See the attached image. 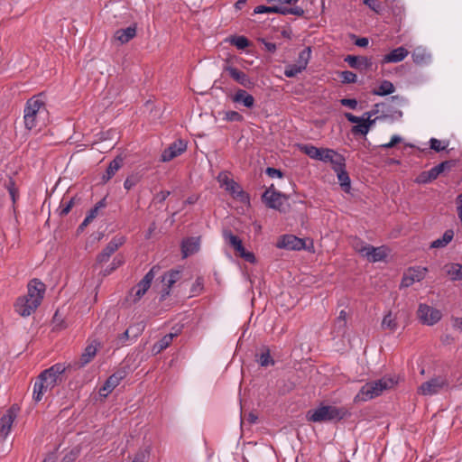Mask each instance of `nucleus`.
I'll return each instance as SVG.
<instances>
[{"label": "nucleus", "instance_id": "13", "mask_svg": "<svg viewBox=\"0 0 462 462\" xmlns=\"http://www.w3.org/2000/svg\"><path fill=\"white\" fill-rule=\"evenodd\" d=\"M181 272L180 270H171L162 277L161 300H163L170 294L171 288L180 279Z\"/></svg>", "mask_w": 462, "mask_h": 462}, {"label": "nucleus", "instance_id": "53", "mask_svg": "<svg viewBox=\"0 0 462 462\" xmlns=\"http://www.w3.org/2000/svg\"><path fill=\"white\" fill-rule=\"evenodd\" d=\"M126 374H127V372H126L125 368H120L110 376L112 378H116L115 380L119 384L120 382L126 376Z\"/></svg>", "mask_w": 462, "mask_h": 462}, {"label": "nucleus", "instance_id": "58", "mask_svg": "<svg viewBox=\"0 0 462 462\" xmlns=\"http://www.w3.org/2000/svg\"><path fill=\"white\" fill-rule=\"evenodd\" d=\"M265 172L271 178H275V177L282 178V172L280 170L275 169V168L268 167L266 169Z\"/></svg>", "mask_w": 462, "mask_h": 462}, {"label": "nucleus", "instance_id": "43", "mask_svg": "<svg viewBox=\"0 0 462 462\" xmlns=\"http://www.w3.org/2000/svg\"><path fill=\"white\" fill-rule=\"evenodd\" d=\"M310 48L307 47L299 53L297 63L303 69H306L310 58Z\"/></svg>", "mask_w": 462, "mask_h": 462}, {"label": "nucleus", "instance_id": "50", "mask_svg": "<svg viewBox=\"0 0 462 462\" xmlns=\"http://www.w3.org/2000/svg\"><path fill=\"white\" fill-rule=\"evenodd\" d=\"M430 148L435 152L444 151L448 147V143H443L442 141L436 138H431L430 141Z\"/></svg>", "mask_w": 462, "mask_h": 462}, {"label": "nucleus", "instance_id": "31", "mask_svg": "<svg viewBox=\"0 0 462 462\" xmlns=\"http://www.w3.org/2000/svg\"><path fill=\"white\" fill-rule=\"evenodd\" d=\"M256 359L259 365L263 367H268L274 365L275 361L271 356L270 349L267 346H263L260 349V353L256 354Z\"/></svg>", "mask_w": 462, "mask_h": 462}, {"label": "nucleus", "instance_id": "27", "mask_svg": "<svg viewBox=\"0 0 462 462\" xmlns=\"http://www.w3.org/2000/svg\"><path fill=\"white\" fill-rule=\"evenodd\" d=\"M136 35V26L131 25L125 29H119L116 31L114 38L121 44L128 42Z\"/></svg>", "mask_w": 462, "mask_h": 462}, {"label": "nucleus", "instance_id": "57", "mask_svg": "<svg viewBox=\"0 0 462 462\" xmlns=\"http://www.w3.org/2000/svg\"><path fill=\"white\" fill-rule=\"evenodd\" d=\"M123 263V261L117 257L114 258L111 267L105 271V275L111 273Z\"/></svg>", "mask_w": 462, "mask_h": 462}, {"label": "nucleus", "instance_id": "36", "mask_svg": "<svg viewBox=\"0 0 462 462\" xmlns=\"http://www.w3.org/2000/svg\"><path fill=\"white\" fill-rule=\"evenodd\" d=\"M50 390L51 389H45V383L39 377H37V380L35 381L33 385V400L36 402L42 401L43 394Z\"/></svg>", "mask_w": 462, "mask_h": 462}, {"label": "nucleus", "instance_id": "8", "mask_svg": "<svg viewBox=\"0 0 462 462\" xmlns=\"http://www.w3.org/2000/svg\"><path fill=\"white\" fill-rule=\"evenodd\" d=\"M225 240L234 248V250L237 253V254L245 259V261L254 263H255L256 259L253 253L247 252L245 248L243 245L242 240L235 236L230 231H225L224 234Z\"/></svg>", "mask_w": 462, "mask_h": 462}, {"label": "nucleus", "instance_id": "3", "mask_svg": "<svg viewBox=\"0 0 462 462\" xmlns=\"http://www.w3.org/2000/svg\"><path fill=\"white\" fill-rule=\"evenodd\" d=\"M397 381L392 376H383L378 380L366 383L354 398L356 403L370 401L380 396L384 391L392 389Z\"/></svg>", "mask_w": 462, "mask_h": 462}, {"label": "nucleus", "instance_id": "22", "mask_svg": "<svg viewBox=\"0 0 462 462\" xmlns=\"http://www.w3.org/2000/svg\"><path fill=\"white\" fill-rule=\"evenodd\" d=\"M122 244V238H113L103 249V251L97 255V261L100 263L108 261L109 257L118 249Z\"/></svg>", "mask_w": 462, "mask_h": 462}, {"label": "nucleus", "instance_id": "37", "mask_svg": "<svg viewBox=\"0 0 462 462\" xmlns=\"http://www.w3.org/2000/svg\"><path fill=\"white\" fill-rule=\"evenodd\" d=\"M394 90L395 88L391 81L383 80L377 88L373 90V94L377 96H386L393 93Z\"/></svg>", "mask_w": 462, "mask_h": 462}, {"label": "nucleus", "instance_id": "23", "mask_svg": "<svg viewBox=\"0 0 462 462\" xmlns=\"http://www.w3.org/2000/svg\"><path fill=\"white\" fill-rule=\"evenodd\" d=\"M409 54V51L404 47H398L393 50L390 53L383 56V63H396L403 60Z\"/></svg>", "mask_w": 462, "mask_h": 462}, {"label": "nucleus", "instance_id": "25", "mask_svg": "<svg viewBox=\"0 0 462 462\" xmlns=\"http://www.w3.org/2000/svg\"><path fill=\"white\" fill-rule=\"evenodd\" d=\"M199 249V238L189 237L181 244V252L184 258L198 252Z\"/></svg>", "mask_w": 462, "mask_h": 462}, {"label": "nucleus", "instance_id": "19", "mask_svg": "<svg viewBox=\"0 0 462 462\" xmlns=\"http://www.w3.org/2000/svg\"><path fill=\"white\" fill-rule=\"evenodd\" d=\"M224 70L226 71L235 81L243 87L250 88L254 86V82L249 79V77L238 69L232 66H226Z\"/></svg>", "mask_w": 462, "mask_h": 462}, {"label": "nucleus", "instance_id": "59", "mask_svg": "<svg viewBox=\"0 0 462 462\" xmlns=\"http://www.w3.org/2000/svg\"><path fill=\"white\" fill-rule=\"evenodd\" d=\"M144 324L143 322H139L134 326H131L130 331H134V337H137L138 335L144 329Z\"/></svg>", "mask_w": 462, "mask_h": 462}, {"label": "nucleus", "instance_id": "29", "mask_svg": "<svg viewBox=\"0 0 462 462\" xmlns=\"http://www.w3.org/2000/svg\"><path fill=\"white\" fill-rule=\"evenodd\" d=\"M232 100L236 103H241L245 107L251 108L254 105V98L244 89H238L233 96Z\"/></svg>", "mask_w": 462, "mask_h": 462}, {"label": "nucleus", "instance_id": "1", "mask_svg": "<svg viewBox=\"0 0 462 462\" xmlns=\"http://www.w3.org/2000/svg\"><path fill=\"white\" fill-rule=\"evenodd\" d=\"M48 110L40 96H34L27 100L23 110L25 128L32 130L45 125Z\"/></svg>", "mask_w": 462, "mask_h": 462}, {"label": "nucleus", "instance_id": "33", "mask_svg": "<svg viewBox=\"0 0 462 462\" xmlns=\"http://www.w3.org/2000/svg\"><path fill=\"white\" fill-rule=\"evenodd\" d=\"M178 333H169L165 335L163 337H162L158 342H156L153 345L152 351L155 353H160L161 351L167 348L171 343L172 342L173 338L177 337Z\"/></svg>", "mask_w": 462, "mask_h": 462}, {"label": "nucleus", "instance_id": "46", "mask_svg": "<svg viewBox=\"0 0 462 462\" xmlns=\"http://www.w3.org/2000/svg\"><path fill=\"white\" fill-rule=\"evenodd\" d=\"M5 186L10 194L13 203H15L16 198L18 196V189L16 188L13 179H9V180L5 184Z\"/></svg>", "mask_w": 462, "mask_h": 462}, {"label": "nucleus", "instance_id": "48", "mask_svg": "<svg viewBox=\"0 0 462 462\" xmlns=\"http://www.w3.org/2000/svg\"><path fill=\"white\" fill-rule=\"evenodd\" d=\"M341 81L344 84L355 83L357 80L356 75L349 70H345L340 73Z\"/></svg>", "mask_w": 462, "mask_h": 462}, {"label": "nucleus", "instance_id": "28", "mask_svg": "<svg viewBox=\"0 0 462 462\" xmlns=\"http://www.w3.org/2000/svg\"><path fill=\"white\" fill-rule=\"evenodd\" d=\"M333 170L337 173L340 186L345 191H348L350 189V178L346 171L345 162H342L340 165L336 166Z\"/></svg>", "mask_w": 462, "mask_h": 462}, {"label": "nucleus", "instance_id": "38", "mask_svg": "<svg viewBox=\"0 0 462 462\" xmlns=\"http://www.w3.org/2000/svg\"><path fill=\"white\" fill-rule=\"evenodd\" d=\"M448 162H444L427 171L428 179L420 180V182H428L435 180L441 172L444 171Z\"/></svg>", "mask_w": 462, "mask_h": 462}, {"label": "nucleus", "instance_id": "14", "mask_svg": "<svg viewBox=\"0 0 462 462\" xmlns=\"http://www.w3.org/2000/svg\"><path fill=\"white\" fill-rule=\"evenodd\" d=\"M218 181L221 187L230 192L234 198L239 199L242 201L246 199V194L241 189L240 186L229 179L226 174H219Z\"/></svg>", "mask_w": 462, "mask_h": 462}, {"label": "nucleus", "instance_id": "44", "mask_svg": "<svg viewBox=\"0 0 462 462\" xmlns=\"http://www.w3.org/2000/svg\"><path fill=\"white\" fill-rule=\"evenodd\" d=\"M304 69H305L301 68L298 63L289 64L285 67L284 75L287 78H293L301 73Z\"/></svg>", "mask_w": 462, "mask_h": 462}, {"label": "nucleus", "instance_id": "64", "mask_svg": "<svg viewBox=\"0 0 462 462\" xmlns=\"http://www.w3.org/2000/svg\"><path fill=\"white\" fill-rule=\"evenodd\" d=\"M457 214L460 221L462 222V193L457 197Z\"/></svg>", "mask_w": 462, "mask_h": 462}, {"label": "nucleus", "instance_id": "61", "mask_svg": "<svg viewBox=\"0 0 462 462\" xmlns=\"http://www.w3.org/2000/svg\"><path fill=\"white\" fill-rule=\"evenodd\" d=\"M345 116L349 122L356 125L362 122L363 118L365 117L364 116L362 117H359L351 113H346Z\"/></svg>", "mask_w": 462, "mask_h": 462}, {"label": "nucleus", "instance_id": "63", "mask_svg": "<svg viewBox=\"0 0 462 462\" xmlns=\"http://www.w3.org/2000/svg\"><path fill=\"white\" fill-rule=\"evenodd\" d=\"M369 43V41L367 38L365 37H362V38H358L356 39V41L355 42V44L358 47H366Z\"/></svg>", "mask_w": 462, "mask_h": 462}, {"label": "nucleus", "instance_id": "11", "mask_svg": "<svg viewBox=\"0 0 462 462\" xmlns=\"http://www.w3.org/2000/svg\"><path fill=\"white\" fill-rule=\"evenodd\" d=\"M418 318L428 326L436 324L441 319V312L426 304H420L418 309Z\"/></svg>", "mask_w": 462, "mask_h": 462}, {"label": "nucleus", "instance_id": "55", "mask_svg": "<svg viewBox=\"0 0 462 462\" xmlns=\"http://www.w3.org/2000/svg\"><path fill=\"white\" fill-rule=\"evenodd\" d=\"M401 142H402V137L395 134V135L392 136L391 141L389 143L382 144L381 147L383 149H389V148L393 147L394 145H396L397 143H399Z\"/></svg>", "mask_w": 462, "mask_h": 462}, {"label": "nucleus", "instance_id": "26", "mask_svg": "<svg viewBox=\"0 0 462 462\" xmlns=\"http://www.w3.org/2000/svg\"><path fill=\"white\" fill-rule=\"evenodd\" d=\"M31 300L25 296L19 297L14 304L15 311L22 317H29L36 310H31Z\"/></svg>", "mask_w": 462, "mask_h": 462}, {"label": "nucleus", "instance_id": "9", "mask_svg": "<svg viewBox=\"0 0 462 462\" xmlns=\"http://www.w3.org/2000/svg\"><path fill=\"white\" fill-rule=\"evenodd\" d=\"M355 248L372 263L382 261L386 257V250L383 246L374 247L370 245H365L363 242H358Z\"/></svg>", "mask_w": 462, "mask_h": 462}, {"label": "nucleus", "instance_id": "32", "mask_svg": "<svg viewBox=\"0 0 462 462\" xmlns=\"http://www.w3.org/2000/svg\"><path fill=\"white\" fill-rule=\"evenodd\" d=\"M454 237V231L452 229H448L444 232L441 238H438L434 240L430 244L431 248H443L447 246Z\"/></svg>", "mask_w": 462, "mask_h": 462}, {"label": "nucleus", "instance_id": "20", "mask_svg": "<svg viewBox=\"0 0 462 462\" xmlns=\"http://www.w3.org/2000/svg\"><path fill=\"white\" fill-rule=\"evenodd\" d=\"M318 161L330 162L334 169L336 166L340 165L342 162H345V158L332 149L321 148L320 156Z\"/></svg>", "mask_w": 462, "mask_h": 462}, {"label": "nucleus", "instance_id": "35", "mask_svg": "<svg viewBox=\"0 0 462 462\" xmlns=\"http://www.w3.org/2000/svg\"><path fill=\"white\" fill-rule=\"evenodd\" d=\"M412 60L416 64H424L429 61L430 59V55L427 52V51L421 47L416 48L411 54Z\"/></svg>", "mask_w": 462, "mask_h": 462}, {"label": "nucleus", "instance_id": "41", "mask_svg": "<svg viewBox=\"0 0 462 462\" xmlns=\"http://www.w3.org/2000/svg\"><path fill=\"white\" fill-rule=\"evenodd\" d=\"M448 274L450 275L452 281L462 280V264L453 263L448 270Z\"/></svg>", "mask_w": 462, "mask_h": 462}, {"label": "nucleus", "instance_id": "49", "mask_svg": "<svg viewBox=\"0 0 462 462\" xmlns=\"http://www.w3.org/2000/svg\"><path fill=\"white\" fill-rule=\"evenodd\" d=\"M140 180V177L136 174H132L126 178L124 183L125 189L129 190L134 187Z\"/></svg>", "mask_w": 462, "mask_h": 462}, {"label": "nucleus", "instance_id": "15", "mask_svg": "<svg viewBox=\"0 0 462 462\" xmlns=\"http://www.w3.org/2000/svg\"><path fill=\"white\" fill-rule=\"evenodd\" d=\"M19 408L12 406L2 416L0 420V435L5 439L12 429L13 423L17 417Z\"/></svg>", "mask_w": 462, "mask_h": 462}, {"label": "nucleus", "instance_id": "47", "mask_svg": "<svg viewBox=\"0 0 462 462\" xmlns=\"http://www.w3.org/2000/svg\"><path fill=\"white\" fill-rule=\"evenodd\" d=\"M223 119L228 122H241L243 120V116L236 111H224Z\"/></svg>", "mask_w": 462, "mask_h": 462}, {"label": "nucleus", "instance_id": "56", "mask_svg": "<svg viewBox=\"0 0 462 462\" xmlns=\"http://www.w3.org/2000/svg\"><path fill=\"white\" fill-rule=\"evenodd\" d=\"M340 103L351 109H356L357 106V101L354 98H343L340 100Z\"/></svg>", "mask_w": 462, "mask_h": 462}, {"label": "nucleus", "instance_id": "24", "mask_svg": "<svg viewBox=\"0 0 462 462\" xmlns=\"http://www.w3.org/2000/svg\"><path fill=\"white\" fill-rule=\"evenodd\" d=\"M426 271V268H423L421 270L410 269L409 273H406L402 278V286L409 287L412 285L415 282H420L424 278Z\"/></svg>", "mask_w": 462, "mask_h": 462}, {"label": "nucleus", "instance_id": "21", "mask_svg": "<svg viewBox=\"0 0 462 462\" xmlns=\"http://www.w3.org/2000/svg\"><path fill=\"white\" fill-rule=\"evenodd\" d=\"M374 115L373 112H366L364 114V117L362 122L357 124L356 125H354L351 129V132L353 134H361V135H366L368 132L370 131V128L374 125L375 123V119H371V116Z\"/></svg>", "mask_w": 462, "mask_h": 462}, {"label": "nucleus", "instance_id": "2", "mask_svg": "<svg viewBox=\"0 0 462 462\" xmlns=\"http://www.w3.org/2000/svg\"><path fill=\"white\" fill-rule=\"evenodd\" d=\"M349 414L348 411L344 407L321 402L316 408H312L307 411L306 420L313 423H327L339 421L349 416Z\"/></svg>", "mask_w": 462, "mask_h": 462}, {"label": "nucleus", "instance_id": "60", "mask_svg": "<svg viewBox=\"0 0 462 462\" xmlns=\"http://www.w3.org/2000/svg\"><path fill=\"white\" fill-rule=\"evenodd\" d=\"M72 206H73V199L69 200V201L66 203V205H65V206H60V216H65V215H67V214L70 211V209H71Z\"/></svg>", "mask_w": 462, "mask_h": 462}, {"label": "nucleus", "instance_id": "4", "mask_svg": "<svg viewBox=\"0 0 462 462\" xmlns=\"http://www.w3.org/2000/svg\"><path fill=\"white\" fill-rule=\"evenodd\" d=\"M69 368H71V364L66 366L58 363L42 371L38 377L45 383V389H52L61 382L63 373Z\"/></svg>", "mask_w": 462, "mask_h": 462}, {"label": "nucleus", "instance_id": "6", "mask_svg": "<svg viewBox=\"0 0 462 462\" xmlns=\"http://www.w3.org/2000/svg\"><path fill=\"white\" fill-rule=\"evenodd\" d=\"M448 387V381L445 376L439 375L424 382L418 388V393L425 396L438 394Z\"/></svg>", "mask_w": 462, "mask_h": 462}, {"label": "nucleus", "instance_id": "16", "mask_svg": "<svg viewBox=\"0 0 462 462\" xmlns=\"http://www.w3.org/2000/svg\"><path fill=\"white\" fill-rule=\"evenodd\" d=\"M186 149L187 143L183 140H177L162 152V161L170 162L183 153Z\"/></svg>", "mask_w": 462, "mask_h": 462}, {"label": "nucleus", "instance_id": "51", "mask_svg": "<svg viewBox=\"0 0 462 462\" xmlns=\"http://www.w3.org/2000/svg\"><path fill=\"white\" fill-rule=\"evenodd\" d=\"M149 453L150 451L148 448L139 449L134 455L132 462H145L149 457Z\"/></svg>", "mask_w": 462, "mask_h": 462}, {"label": "nucleus", "instance_id": "12", "mask_svg": "<svg viewBox=\"0 0 462 462\" xmlns=\"http://www.w3.org/2000/svg\"><path fill=\"white\" fill-rule=\"evenodd\" d=\"M100 347V343L97 340L91 341L84 349L81 354L79 359L76 361L71 367L76 369L82 368L88 364H89L92 359L96 356L98 348Z\"/></svg>", "mask_w": 462, "mask_h": 462}, {"label": "nucleus", "instance_id": "30", "mask_svg": "<svg viewBox=\"0 0 462 462\" xmlns=\"http://www.w3.org/2000/svg\"><path fill=\"white\" fill-rule=\"evenodd\" d=\"M123 161L121 156H117L109 163L105 174L102 176L103 182L108 181L123 166Z\"/></svg>", "mask_w": 462, "mask_h": 462}, {"label": "nucleus", "instance_id": "10", "mask_svg": "<svg viewBox=\"0 0 462 462\" xmlns=\"http://www.w3.org/2000/svg\"><path fill=\"white\" fill-rule=\"evenodd\" d=\"M160 271V267L155 265L153 266L139 282L135 288L133 289L134 299L133 301L136 302L141 300V298L146 293L148 289L151 287L152 282L154 279L156 273Z\"/></svg>", "mask_w": 462, "mask_h": 462}, {"label": "nucleus", "instance_id": "34", "mask_svg": "<svg viewBox=\"0 0 462 462\" xmlns=\"http://www.w3.org/2000/svg\"><path fill=\"white\" fill-rule=\"evenodd\" d=\"M381 327L383 329H388L394 332L398 328L396 315H393L392 311H389L383 319Z\"/></svg>", "mask_w": 462, "mask_h": 462}, {"label": "nucleus", "instance_id": "39", "mask_svg": "<svg viewBox=\"0 0 462 462\" xmlns=\"http://www.w3.org/2000/svg\"><path fill=\"white\" fill-rule=\"evenodd\" d=\"M115 379L116 378H112L111 376L107 378L104 385L99 390L101 396L106 397L118 385Z\"/></svg>", "mask_w": 462, "mask_h": 462}, {"label": "nucleus", "instance_id": "62", "mask_svg": "<svg viewBox=\"0 0 462 462\" xmlns=\"http://www.w3.org/2000/svg\"><path fill=\"white\" fill-rule=\"evenodd\" d=\"M290 14H294L296 16H302L304 14V10L300 6L291 7Z\"/></svg>", "mask_w": 462, "mask_h": 462}, {"label": "nucleus", "instance_id": "7", "mask_svg": "<svg viewBox=\"0 0 462 462\" xmlns=\"http://www.w3.org/2000/svg\"><path fill=\"white\" fill-rule=\"evenodd\" d=\"M262 199L268 208L279 210L280 212L286 211L284 202L288 198L286 195L276 191L273 189V185L263 192Z\"/></svg>", "mask_w": 462, "mask_h": 462}, {"label": "nucleus", "instance_id": "18", "mask_svg": "<svg viewBox=\"0 0 462 462\" xmlns=\"http://www.w3.org/2000/svg\"><path fill=\"white\" fill-rule=\"evenodd\" d=\"M344 61L346 62L351 68L360 71L369 69L373 65L372 60L365 56L347 55L344 59Z\"/></svg>", "mask_w": 462, "mask_h": 462}, {"label": "nucleus", "instance_id": "45", "mask_svg": "<svg viewBox=\"0 0 462 462\" xmlns=\"http://www.w3.org/2000/svg\"><path fill=\"white\" fill-rule=\"evenodd\" d=\"M230 42L239 50H244L249 46V41L245 36H236L231 38Z\"/></svg>", "mask_w": 462, "mask_h": 462}, {"label": "nucleus", "instance_id": "5", "mask_svg": "<svg viewBox=\"0 0 462 462\" xmlns=\"http://www.w3.org/2000/svg\"><path fill=\"white\" fill-rule=\"evenodd\" d=\"M45 290V284L40 280L32 279L29 282L27 285V294L24 295L31 300L32 307H29V309L37 310L43 300Z\"/></svg>", "mask_w": 462, "mask_h": 462}, {"label": "nucleus", "instance_id": "40", "mask_svg": "<svg viewBox=\"0 0 462 462\" xmlns=\"http://www.w3.org/2000/svg\"><path fill=\"white\" fill-rule=\"evenodd\" d=\"M300 151L307 154L310 158L319 160L321 148H318L311 144H304L300 147Z\"/></svg>", "mask_w": 462, "mask_h": 462}, {"label": "nucleus", "instance_id": "54", "mask_svg": "<svg viewBox=\"0 0 462 462\" xmlns=\"http://www.w3.org/2000/svg\"><path fill=\"white\" fill-rule=\"evenodd\" d=\"M363 3L376 13L381 10V5L376 0H363Z\"/></svg>", "mask_w": 462, "mask_h": 462}, {"label": "nucleus", "instance_id": "17", "mask_svg": "<svg viewBox=\"0 0 462 462\" xmlns=\"http://www.w3.org/2000/svg\"><path fill=\"white\" fill-rule=\"evenodd\" d=\"M277 247L288 250H301L305 247V242L293 235H284L279 239Z\"/></svg>", "mask_w": 462, "mask_h": 462}, {"label": "nucleus", "instance_id": "52", "mask_svg": "<svg viewBox=\"0 0 462 462\" xmlns=\"http://www.w3.org/2000/svg\"><path fill=\"white\" fill-rule=\"evenodd\" d=\"M277 5L274 6H265V5H258L254 8V14H265V13H273L276 14Z\"/></svg>", "mask_w": 462, "mask_h": 462}, {"label": "nucleus", "instance_id": "42", "mask_svg": "<svg viewBox=\"0 0 462 462\" xmlns=\"http://www.w3.org/2000/svg\"><path fill=\"white\" fill-rule=\"evenodd\" d=\"M346 327V312L345 310H341L339 312L338 317L336 319L335 321V329L338 333H343L345 331V328Z\"/></svg>", "mask_w": 462, "mask_h": 462}]
</instances>
